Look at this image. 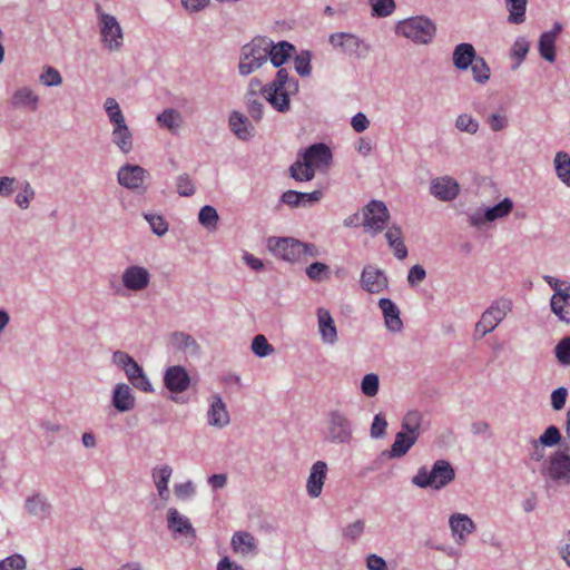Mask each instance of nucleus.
I'll return each instance as SVG.
<instances>
[{"label": "nucleus", "instance_id": "nucleus-53", "mask_svg": "<svg viewBox=\"0 0 570 570\" xmlns=\"http://www.w3.org/2000/svg\"><path fill=\"white\" fill-rule=\"evenodd\" d=\"M252 351L258 357H266L274 352V347L264 335L258 334L253 338Z\"/></svg>", "mask_w": 570, "mask_h": 570}, {"label": "nucleus", "instance_id": "nucleus-3", "mask_svg": "<svg viewBox=\"0 0 570 570\" xmlns=\"http://www.w3.org/2000/svg\"><path fill=\"white\" fill-rule=\"evenodd\" d=\"M104 107L108 119L112 125L111 141L122 154H129L134 148V136L126 124V119L119 104L115 98L109 97L106 99Z\"/></svg>", "mask_w": 570, "mask_h": 570}, {"label": "nucleus", "instance_id": "nucleus-21", "mask_svg": "<svg viewBox=\"0 0 570 570\" xmlns=\"http://www.w3.org/2000/svg\"><path fill=\"white\" fill-rule=\"evenodd\" d=\"M209 402L210 404L207 412L208 424L217 429L227 426L230 422V417L223 399L218 394H215L210 396Z\"/></svg>", "mask_w": 570, "mask_h": 570}, {"label": "nucleus", "instance_id": "nucleus-32", "mask_svg": "<svg viewBox=\"0 0 570 570\" xmlns=\"http://www.w3.org/2000/svg\"><path fill=\"white\" fill-rule=\"evenodd\" d=\"M173 469L168 464L159 465L153 469L151 476L161 500L169 499L168 482L171 478Z\"/></svg>", "mask_w": 570, "mask_h": 570}, {"label": "nucleus", "instance_id": "nucleus-28", "mask_svg": "<svg viewBox=\"0 0 570 570\" xmlns=\"http://www.w3.org/2000/svg\"><path fill=\"white\" fill-rule=\"evenodd\" d=\"M379 306L382 309L385 325L389 331L397 333L403 328L399 307L390 298H381Z\"/></svg>", "mask_w": 570, "mask_h": 570}, {"label": "nucleus", "instance_id": "nucleus-19", "mask_svg": "<svg viewBox=\"0 0 570 570\" xmlns=\"http://www.w3.org/2000/svg\"><path fill=\"white\" fill-rule=\"evenodd\" d=\"M24 509L29 515L45 520L50 517L52 512V504L45 494L33 492L26 498Z\"/></svg>", "mask_w": 570, "mask_h": 570}, {"label": "nucleus", "instance_id": "nucleus-30", "mask_svg": "<svg viewBox=\"0 0 570 570\" xmlns=\"http://www.w3.org/2000/svg\"><path fill=\"white\" fill-rule=\"evenodd\" d=\"M476 58L474 47L468 42L458 45L452 55L453 65L459 70H466Z\"/></svg>", "mask_w": 570, "mask_h": 570}, {"label": "nucleus", "instance_id": "nucleus-39", "mask_svg": "<svg viewBox=\"0 0 570 570\" xmlns=\"http://www.w3.org/2000/svg\"><path fill=\"white\" fill-rule=\"evenodd\" d=\"M157 122L170 132H176L181 126L183 117L178 110L168 108L157 116Z\"/></svg>", "mask_w": 570, "mask_h": 570}, {"label": "nucleus", "instance_id": "nucleus-29", "mask_svg": "<svg viewBox=\"0 0 570 570\" xmlns=\"http://www.w3.org/2000/svg\"><path fill=\"white\" fill-rule=\"evenodd\" d=\"M229 127L234 135L240 140H249L254 136V126L249 119L238 111L229 116Z\"/></svg>", "mask_w": 570, "mask_h": 570}, {"label": "nucleus", "instance_id": "nucleus-43", "mask_svg": "<svg viewBox=\"0 0 570 570\" xmlns=\"http://www.w3.org/2000/svg\"><path fill=\"white\" fill-rule=\"evenodd\" d=\"M513 208V203L510 198H504L499 204L493 207H488L485 209V219L490 222H494L497 219L503 218L508 216Z\"/></svg>", "mask_w": 570, "mask_h": 570}, {"label": "nucleus", "instance_id": "nucleus-41", "mask_svg": "<svg viewBox=\"0 0 570 570\" xmlns=\"http://www.w3.org/2000/svg\"><path fill=\"white\" fill-rule=\"evenodd\" d=\"M554 168L558 178L570 187V155L566 151H558L554 156Z\"/></svg>", "mask_w": 570, "mask_h": 570}, {"label": "nucleus", "instance_id": "nucleus-2", "mask_svg": "<svg viewBox=\"0 0 570 570\" xmlns=\"http://www.w3.org/2000/svg\"><path fill=\"white\" fill-rule=\"evenodd\" d=\"M267 246L275 256L289 263H305L308 258L320 255L316 245L293 237H271L267 240Z\"/></svg>", "mask_w": 570, "mask_h": 570}, {"label": "nucleus", "instance_id": "nucleus-6", "mask_svg": "<svg viewBox=\"0 0 570 570\" xmlns=\"http://www.w3.org/2000/svg\"><path fill=\"white\" fill-rule=\"evenodd\" d=\"M396 33L415 43L428 45L435 37L436 26L431 19L416 16L400 21L396 24Z\"/></svg>", "mask_w": 570, "mask_h": 570}, {"label": "nucleus", "instance_id": "nucleus-18", "mask_svg": "<svg viewBox=\"0 0 570 570\" xmlns=\"http://www.w3.org/2000/svg\"><path fill=\"white\" fill-rule=\"evenodd\" d=\"M167 528L174 537L196 538V531L189 519L179 513L176 508H169L167 512Z\"/></svg>", "mask_w": 570, "mask_h": 570}, {"label": "nucleus", "instance_id": "nucleus-47", "mask_svg": "<svg viewBox=\"0 0 570 570\" xmlns=\"http://www.w3.org/2000/svg\"><path fill=\"white\" fill-rule=\"evenodd\" d=\"M473 75V79L478 83H485L490 79V68L482 57H479L470 66Z\"/></svg>", "mask_w": 570, "mask_h": 570}, {"label": "nucleus", "instance_id": "nucleus-50", "mask_svg": "<svg viewBox=\"0 0 570 570\" xmlns=\"http://www.w3.org/2000/svg\"><path fill=\"white\" fill-rule=\"evenodd\" d=\"M372 7V14L375 17H389L395 10L394 0H370Z\"/></svg>", "mask_w": 570, "mask_h": 570}, {"label": "nucleus", "instance_id": "nucleus-7", "mask_svg": "<svg viewBox=\"0 0 570 570\" xmlns=\"http://www.w3.org/2000/svg\"><path fill=\"white\" fill-rule=\"evenodd\" d=\"M326 440L335 444H350L353 440V423L342 410H331L327 414Z\"/></svg>", "mask_w": 570, "mask_h": 570}, {"label": "nucleus", "instance_id": "nucleus-9", "mask_svg": "<svg viewBox=\"0 0 570 570\" xmlns=\"http://www.w3.org/2000/svg\"><path fill=\"white\" fill-rule=\"evenodd\" d=\"M511 307L512 303L509 299L493 302L475 324L474 337L482 338L491 333L504 320Z\"/></svg>", "mask_w": 570, "mask_h": 570}, {"label": "nucleus", "instance_id": "nucleus-54", "mask_svg": "<svg viewBox=\"0 0 570 570\" xmlns=\"http://www.w3.org/2000/svg\"><path fill=\"white\" fill-rule=\"evenodd\" d=\"M198 220L206 228L216 227L218 222V213L213 206L205 205L199 210Z\"/></svg>", "mask_w": 570, "mask_h": 570}, {"label": "nucleus", "instance_id": "nucleus-8", "mask_svg": "<svg viewBox=\"0 0 570 570\" xmlns=\"http://www.w3.org/2000/svg\"><path fill=\"white\" fill-rule=\"evenodd\" d=\"M541 475L558 484H570V455L562 450H558L543 461Z\"/></svg>", "mask_w": 570, "mask_h": 570}, {"label": "nucleus", "instance_id": "nucleus-55", "mask_svg": "<svg viewBox=\"0 0 570 570\" xmlns=\"http://www.w3.org/2000/svg\"><path fill=\"white\" fill-rule=\"evenodd\" d=\"M145 219L150 225L153 233L157 236H163L168 230V224L161 215L158 214H145Z\"/></svg>", "mask_w": 570, "mask_h": 570}, {"label": "nucleus", "instance_id": "nucleus-51", "mask_svg": "<svg viewBox=\"0 0 570 570\" xmlns=\"http://www.w3.org/2000/svg\"><path fill=\"white\" fill-rule=\"evenodd\" d=\"M562 439L560 430L556 425L548 426L544 432L537 440L542 446H554L560 443Z\"/></svg>", "mask_w": 570, "mask_h": 570}, {"label": "nucleus", "instance_id": "nucleus-52", "mask_svg": "<svg viewBox=\"0 0 570 570\" xmlns=\"http://www.w3.org/2000/svg\"><path fill=\"white\" fill-rule=\"evenodd\" d=\"M311 59L312 55L307 50L301 51V53L295 57L294 67L299 76L308 77L311 75Z\"/></svg>", "mask_w": 570, "mask_h": 570}, {"label": "nucleus", "instance_id": "nucleus-34", "mask_svg": "<svg viewBox=\"0 0 570 570\" xmlns=\"http://www.w3.org/2000/svg\"><path fill=\"white\" fill-rule=\"evenodd\" d=\"M112 362L125 371L129 382L144 372L142 367L128 353L122 351H116L112 354Z\"/></svg>", "mask_w": 570, "mask_h": 570}, {"label": "nucleus", "instance_id": "nucleus-44", "mask_svg": "<svg viewBox=\"0 0 570 570\" xmlns=\"http://www.w3.org/2000/svg\"><path fill=\"white\" fill-rule=\"evenodd\" d=\"M422 424V414L419 411H409L401 423L402 431H405L417 439L420 436V429Z\"/></svg>", "mask_w": 570, "mask_h": 570}, {"label": "nucleus", "instance_id": "nucleus-40", "mask_svg": "<svg viewBox=\"0 0 570 570\" xmlns=\"http://www.w3.org/2000/svg\"><path fill=\"white\" fill-rule=\"evenodd\" d=\"M527 3L528 0H505L510 23L521 24L525 21Z\"/></svg>", "mask_w": 570, "mask_h": 570}, {"label": "nucleus", "instance_id": "nucleus-38", "mask_svg": "<svg viewBox=\"0 0 570 570\" xmlns=\"http://www.w3.org/2000/svg\"><path fill=\"white\" fill-rule=\"evenodd\" d=\"M385 238L390 245V247L394 252V256L397 259H404L407 256V248L404 245L402 238V229L396 225H392L387 228L385 233Z\"/></svg>", "mask_w": 570, "mask_h": 570}, {"label": "nucleus", "instance_id": "nucleus-16", "mask_svg": "<svg viewBox=\"0 0 570 570\" xmlns=\"http://www.w3.org/2000/svg\"><path fill=\"white\" fill-rule=\"evenodd\" d=\"M385 273L373 265H366L361 275V285L368 293H380L387 287Z\"/></svg>", "mask_w": 570, "mask_h": 570}, {"label": "nucleus", "instance_id": "nucleus-33", "mask_svg": "<svg viewBox=\"0 0 570 570\" xmlns=\"http://www.w3.org/2000/svg\"><path fill=\"white\" fill-rule=\"evenodd\" d=\"M11 105L14 108H28L30 111H36L39 106V96L31 88L21 87L13 92Z\"/></svg>", "mask_w": 570, "mask_h": 570}, {"label": "nucleus", "instance_id": "nucleus-57", "mask_svg": "<svg viewBox=\"0 0 570 570\" xmlns=\"http://www.w3.org/2000/svg\"><path fill=\"white\" fill-rule=\"evenodd\" d=\"M330 267L321 262H314L306 268V275L314 282H321L327 276Z\"/></svg>", "mask_w": 570, "mask_h": 570}, {"label": "nucleus", "instance_id": "nucleus-35", "mask_svg": "<svg viewBox=\"0 0 570 570\" xmlns=\"http://www.w3.org/2000/svg\"><path fill=\"white\" fill-rule=\"evenodd\" d=\"M550 307L559 321L570 324V294L567 292L553 294L550 298Z\"/></svg>", "mask_w": 570, "mask_h": 570}, {"label": "nucleus", "instance_id": "nucleus-62", "mask_svg": "<svg viewBox=\"0 0 570 570\" xmlns=\"http://www.w3.org/2000/svg\"><path fill=\"white\" fill-rule=\"evenodd\" d=\"M26 559L21 554H13L0 562V570H24Z\"/></svg>", "mask_w": 570, "mask_h": 570}, {"label": "nucleus", "instance_id": "nucleus-12", "mask_svg": "<svg viewBox=\"0 0 570 570\" xmlns=\"http://www.w3.org/2000/svg\"><path fill=\"white\" fill-rule=\"evenodd\" d=\"M429 191L434 198L448 203L459 196L460 185L453 177L444 175L431 180Z\"/></svg>", "mask_w": 570, "mask_h": 570}, {"label": "nucleus", "instance_id": "nucleus-31", "mask_svg": "<svg viewBox=\"0 0 570 570\" xmlns=\"http://www.w3.org/2000/svg\"><path fill=\"white\" fill-rule=\"evenodd\" d=\"M417 438L405 431H400L395 435V440L391 449L385 452L390 459L404 456L409 450L416 443Z\"/></svg>", "mask_w": 570, "mask_h": 570}, {"label": "nucleus", "instance_id": "nucleus-45", "mask_svg": "<svg viewBox=\"0 0 570 570\" xmlns=\"http://www.w3.org/2000/svg\"><path fill=\"white\" fill-rule=\"evenodd\" d=\"M246 106L248 115L255 120L259 121L263 117L264 105L258 98L255 90H248L246 95Z\"/></svg>", "mask_w": 570, "mask_h": 570}, {"label": "nucleus", "instance_id": "nucleus-4", "mask_svg": "<svg viewBox=\"0 0 570 570\" xmlns=\"http://www.w3.org/2000/svg\"><path fill=\"white\" fill-rule=\"evenodd\" d=\"M454 478L455 471L452 464L446 460H438L430 471L425 466L420 468L413 476L412 483L421 489L441 490L450 484Z\"/></svg>", "mask_w": 570, "mask_h": 570}, {"label": "nucleus", "instance_id": "nucleus-37", "mask_svg": "<svg viewBox=\"0 0 570 570\" xmlns=\"http://www.w3.org/2000/svg\"><path fill=\"white\" fill-rule=\"evenodd\" d=\"M330 42L334 47H340L343 52L348 55L356 53L362 43L356 36L344 32L331 35Z\"/></svg>", "mask_w": 570, "mask_h": 570}, {"label": "nucleus", "instance_id": "nucleus-49", "mask_svg": "<svg viewBox=\"0 0 570 570\" xmlns=\"http://www.w3.org/2000/svg\"><path fill=\"white\" fill-rule=\"evenodd\" d=\"M380 377L375 373L364 375L361 382V391L365 396L373 397L379 393Z\"/></svg>", "mask_w": 570, "mask_h": 570}, {"label": "nucleus", "instance_id": "nucleus-56", "mask_svg": "<svg viewBox=\"0 0 570 570\" xmlns=\"http://www.w3.org/2000/svg\"><path fill=\"white\" fill-rule=\"evenodd\" d=\"M365 523L363 520H356L347 524L343 530V538L350 541H356L364 532Z\"/></svg>", "mask_w": 570, "mask_h": 570}, {"label": "nucleus", "instance_id": "nucleus-59", "mask_svg": "<svg viewBox=\"0 0 570 570\" xmlns=\"http://www.w3.org/2000/svg\"><path fill=\"white\" fill-rule=\"evenodd\" d=\"M556 357L562 365H570V337L562 338L554 347Z\"/></svg>", "mask_w": 570, "mask_h": 570}, {"label": "nucleus", "instance_id": "nucleus-42", "mask_svg": "<svg viewBox=\"0 0 570 570\" xmlns=\"http://www.w3.org/2000/svg\"><path fill=\"white\" fill-rule=\"evenodd\" d=\"M289 175L297 181H309L315 177V168L304 159H297L291 165Z\"/></svg>", "mask_w": 570, "mask_h": 570}, {"label": "nucleus", "instance_id": "nucleus-61", "mask_svg": "<svg viewBox=\"0 0 570 570\" xmlns=\"http://www.w3.org/2000/svg\"><path fill=\"white\" fill-rule=\"evenodd\" d=\"M35 190L28 181H24L22 185V190L16 196V204L26 209L29 207L30 202L35 198Z\"/></svg>", "mask_w": 570, "mask_h": 570}, {"label": "nucleus", "instance_id": "nucleus-10", "mask_svg": "<svg viewBox=\"0 0 570 570\" xmlns=\"http://www.w3.org/2000/svg\"><path fill=\"white\" fill-rule=\"evenodd\" d=\"M96 12L99 19L101 41L110 51H119L122 47L124 32L115 16L106 13L97 4Z\"/></svg>", "mask_w": 570, "mask_h": 570}, {"label": "nucleus", "instance_id": "nucleus-11", "mask_svg": "<svg viewBox=\"0 0 570 570\" xmlns=\"http://www.w3.org/2000/svg\"><path fill=\"white\" fill-rule=\"evenodd\" d=\"M363 226L373 234L381 233L390 219L389 209L381 200H371L363 208Z\"/></svg>", "mask_w": 570, "mask_h": 570}, {"label": "nucleus", "instance_id": "nucleus-26", "mask_svg": "<svg viewBox=\"0 0 570 570\" xmlns=\"http://www.w3.org/2000/svg\"><path fill=\"white\" fill-rule=\"evenodd\" d=\"M111 403L118 412L131 411L136 404L131 387L126 383L116 384L112 391Z\"/></svg>", "mask_w": 570, "mask_h": 570}, {"label": "nucleus", "instance_id": "nucleus-60", "mask_svg": "<svg viewBox=\"0 0 570 570\" xmlns=\"http://www.w3.org/2000/svg\"><path fill=\"white\" fill-rule=\"evenodd\" d=\"M39 79L42 85L48 87L59 86L62 83L61 75L53 67H46Z\"/></svg>", "mask_w": 570, "mask_h": 570}, {"label": "nucleus", "instance_id": "nucleus-64", "mask_svg": "<svg viewBox=\"0 0 570 570\" xmlns=\"http://www.w3.org/2000/svg\"><path fill=\"white\" fill-rule=\"evenodd\" d=\"M530 43L529 41L523 38L519 37L511 49L512 57L517 58L519 60V63L525 58L528 51H529Z\"/></svg>", "mask_w": 570, "mask_h": 570}, {"label": "nucleus", "instance_id": "nucleus-24", "mask_svg": "<svg viewBox=\"0 0 570 570\" xmlns=\"http://www.w3.org/2000/svg\"><path fill=\"white\" fill-rule=\"evenodd\" d=\"M327 464L324 461H316L309 471L306 490L311 498H318L322 493L326 479Z\"/></svg>", "mask_w": 570, "mask_h": 570}, {"label": "nucleus", "instance_id": "nucleus-17", "mask_svg": "<svg viewBox=\"0 0 570 570\" xmlns=\"http://www.w3.org/2000/svg\"><path fill=\"white\" fill-rule=\"evenodd\" d=\"M165 386L173 393L185 392L190 384V376L180 365L169 366L164 375Z\"/></svg>", "mask_w": 570, "mask_h": 570}, {"label": "nucleus", "instance_id": "nucleus-1", "mask_svg": "<svg viewBox=\"0 0 570 570\" xmlns=\"http://www.w3.org/2000/svg\"><path fill=\"white\" fill-rule=\"evenodd\" d=\"M261 89L266 101L278 112H287L291 109L292 95L298 92V81L291 77L287 69L281 68L276 72L274 80L261 87V81L256 78L249 82V90Z\"/></svg>", "mask_w": 570, "mask_h": 570}, {"label": "nucleus", "instance_id": "nucleus-48", "mask_svg": "<svg viewBox=\"0 0 570 570\" xmlns=\"http://www.w3.org/2000/svg\"><path fill=\"white\" fill-rule=\"evenodd\" d=\"M479 121L469 114H461L455 119V128L460 131L474 135L479 130Z\"/></svg>", "mask_w": 570, "mask_h": 570}, {"label": "nucleus", "instance_id": "nucleus-15", "mask_svg": "<svg viewBox=\"0 0 570 570\" xmlns=\"http://www.w3.org/2000/svg\"><path fill=\"white\" fill-rule=\"evenodd\" d=\"M121 281L128 291L140 292L149 285L150 273L142 266L131 265L124 271Z\"/></svg>", "mask_w": 570, "mask_h": 570}, {"label": "nucleus", "instance_id": "nucleus-46", "mask_svg": "<svg viewBox=\"0 0 570 570\" xmlns=\"http://www.w3.org/2000/svg\"><path fill=\"white\" fill-rule=\"evenodd\" d=\"M176 191L181 197H191L195 191V183L189 174L184 173L177 176L176 178Z\"/></svg>", "mask_w": 570, "mask_h": 570}, {"label": "nucleus", "instance_id": "nucleus-58", "mask_svg": "<svg viewBox=\"0 0 570 570\" xmlns=\"http://www.w3.org/2000/svg\"><path fill=\"white\" fill-rule=\"evenodd\" d=\"M487 124L492 131L498 132L504 130L509 126V119L505 112H493L487 118Z\"/></svg>", "mask_w": 570, "mask_h": 570}, {"label": "nucleus", "instance_id": "nucleus-22", "mask_svg": "<svg viewBox=\"0 0 570 570\" xmlns=\"http://www.w3.org/2000/svg\"><path fill=\"white\" fill-rule=\"evenodd\" d=\"M302 158L316 169L330 166L333 156L327 145L317 142L306 148L302 153Z\"/></svg>", "mask_w": 570, "mask_h": 570}, {"label": "nucleus", "instance_id": "nucleus-27", "mask_svg": "<svg viewBox=\"0 0 570 570\" xmlns=\"http://www.w3.org/2000/svg\"><path fill=\"white\" fill-rule=\"evenodd\" d=\"M170 344L178 352L187 356L196 357L200 354V346L197 341L188 333L174 332L170 335Z\"/></svg>", "mask_w": 570, "mask_h": 570}, {"label": "nucleus", "instance_id": "nucleus-23", "mask_svg": "<svg viewBox=\"0 0 570 570\" xmlns=\"http://www.w3.org/2000/svg\"><path fill=\"white\" fill-rule=\"evenodd\" d=\"M318 332L324 344L334 345L337 340V328L328 309L320 307L317 309Z\"/></svg>", "mask_w": 570, "mask_h": 570}, {"label": "nucleus", "instance_id": "nucleus-20", "mask_svg": "<svg viewBox=\"0 0 570 570\" xmlns=\"http://www.w3.org/2000/svg\"><path fill=\"white\" fill-rule=\"evenodd\" d=\"M230 547L236 554L242 557H254L258 553L257 540L248 531L234 532Z\"/></svg>", "mask_w": 570, "mask_h": 570}, {"label": "nucleus", "instance_id": "nucleus-14", "mask_svg": "<svg viewBox=\"0 0 570 570\" xmlns=\"http://www.w3.org/2000/svg\"><path fill=\"white\" fill-rule=\"evenodd\" d=\"M147 177L148 171L145 168L131 164L121 166L117 174L119 185L127 189H139Z\"/></svg>", "mask_w": 570, "mask_h": 570}, {"label": "nucleus", "instance_id": "nucleus-36", "mask_svg": "<svg viewBox=\"0 0 570 570\" xmlns=\"http://www.w3.org/2000/svg\"><path fill=\"white\" fill-rule=\"evenodd\" d=\"M269 48L271 49L268 51H271V55H268V59H271V62L275 68H279L284 65L291 55L295 52V47L288 41H279L274 45L269 39Z\"/></svg>", "mask_w": 570, "mask_h": 570}, {"label": "nucleus", "instance_id": "nucleus-63", "mask_svg": "<svg viewBox=\"0 0 570 570\" xmlns=\"http://www.w3.org/2000/svg\"><path fill=\"white\" fill-rule=\"evenodd\" d=\"M386 426L387 421L385 420V416L382 413L376 414L371 425V436L373 439L383 438L385 435Z\"/></svg>", "mask_w": 570, "mask_h": 570}, {"label": "nucleus", "instance_id": "nucleus-25", "mask_svg": "<svg viewBox=\"0 0 570 570\" xmlns=\"http://www.w3.org/2000/svg\"><path fill=\"white\" fill-rule=\"evenodd\" d=\"M562 31V24L556 22L552 30L546 31L540 36L539 39V52L543 59L549 62L556 60V41L560 32Z\"/></svg>", "mask_w": 570, "mask_h": 570}, {"label": "nucleus", "instance_id": "nucleus-5", "mask_svg": "<svg viewBox=\"0 0 570 570\" xmlns=\"http://www.w3.org/2000/svg\"><path fill=\"white\" fill-rule=\"evenodd\" d=\"M269 39L266 37H256L249 43L243 46L238 71L242 76H248L259 69L268 60Z\"/></svg>", "mask_w": 570, "mask_h": 570}, {"label": "nucleus", "instance_id": "nucleus-13", "mask_svg": "<svg viewBox=\"0 0 570 570\" xmlns=\"http://www.w3.org/2000/svg\"><path fill=\"white\" fill-rule=\"evenodd\" d=\"M449 527L455 542L460 546L466 543L468 535L476 530L475 522L464 513H453L449 518Z\"/></svg>", "mask_w": 570, "mask_h": 570}]
</instances>
